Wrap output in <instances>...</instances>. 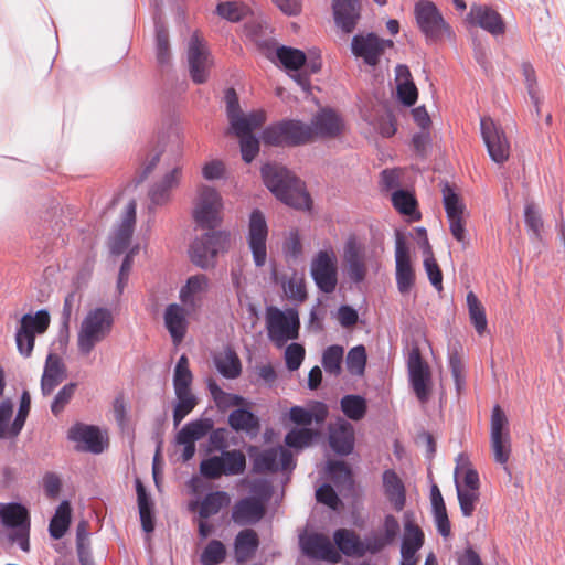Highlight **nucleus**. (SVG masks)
<instances>
[{
	"label": "nucleus",
	"mask_w": 565,
	"mask_h": 565,
	"mask_svg": "<svg viewBox=\"0 0 565 565\" xmlns=\"http://www.w3.org/2000/svg\"><path fill=\"white\" fill-rule=\"evenodd\" d=\"M490 446L493 459L499 465H505L511 455L510 434L504 431L503 435L490 436Z\"/></svg>",
	"instance_id": "obj_56"
},
{
	"label": "nucleus",
	"mask_w": 565,
	"mask_h": 565,
	"mask_svg": "<svg viewBox=\"0 0 565 565\" xmlns=\"http://www.w3.org/2000/svg\"><path fill=\"white\" fill-rule=\"evenodd\" d=\"M309 275L319 294L329 296L332 295L338 287L339 269L335 253L329 249H319L313 254L310 266Z\"/></svg>",
	"instance_id": "obj_8"
},
{
	"label": "nucleus",
	"mask_w": 565,
	"mask_h": 565,
	"mask_svg": "<svg viewBox=\"0 0 565 565\" xmlns=\"http://www.w3.org/2000/svg\"><path fill=\"white\" fill-rule=\"evenodd\" d=\"M71 522V507L67 501H63L56 509L55 514L50 521L49 532L55 539H62Z\"/></svg>",
	"instance_id": "obj_43"
},
{
	"label": "nucleus",
	"mask_w": 565,
	"mask_h": 565,
	"mask_svg": "<svg viewBox=\"0 0 565 565\" xmlns=\"http://www.w3.org/2000/svg\"><path fill=\"white\" fill-rule=\"evenodd\" d=\"M284 420L290 428H296L300 431H311L307 418V408L301 405L291 406L288 412L284 414Z\"/></svg>",
	"instance_id": "obj_59"
},
{
	"label": "nucleus",
	"mask_w": 565,
	"mask_h": 565,
	"mask_svg": "<svg viewBox=\"0 0 565 565\" xmlns=\"http://www.w3.org/2000/svg\"><path fill=\"white\" fill-rule=\"evenodd\" d=\"M213 362L218 373L226 379H235L241 374V361L235 351L230 348L216 353Z\"/></svg>",
	"instance_id": "obj_38"
},
{
	"label": "nucleus",
	"mask_w": 565,
	"mask_h": 565,
	"mask_svg": "<svg viewBox=\"0 0 565 565\" xmlns=\"http://www.w3.org/2000/svg\"><path fill=\"white\" fill-rule=\"evenodd\" d=\"M250 473L284 472L291 473L296 468V461L291 454L280 445L259 449L249 445Z\"/></svg>",
	"instance_id": "obj_7"
},
{
	"label": "nucleus",
	"mask_w": 565,
	"mask_h": 565,
	"mask_svg": "<svg viewBox=\"0 0 565 565\" xmlns=\"http://www.w3.org/2000/svg\"><path fill=\"white\" fill-rule=\"evenodd\" d=\"M67 437L70 440L83 444V446H78L82 450L93 454L104 451L103 437L97 426L76 423L70 428Z\"/></svg>",
	"instance_id": "obj_27"
},
{
	"label": "nucleus",
	"mask_w": 565,
	"mask_h": 565,
	"mask_svg": "<svg viewBox=\"0 0 565 565\" xmlns=\"http://www.w3.org/2000/svg\"><path fill=\"white\" fill-rule=\"evenodd\" d=\"M66 376V366L62 358L55 353H49L45 360L41 377V393L49 396L62 383Z\"/></svg>",
	"instance_id": "obj_28"
},
{
	"label": "nucleus",
	"mask_w": 565,
	"mask_h": 565,
	"mask_svg": "<svg viewBox=\"0 0 565 565\" xmlns=\"http://www.w3.org/2000/svg\"><path fill=\"white\" fill-rule=\"evenodd\" d=\"M114 316L110 309L97 307L83 318L77 332V350L82 356H88L96 345L111 332Z\"/></svg>",
	"instance_id": "obj_4"
},
{
	"label": "nucleus",
	"mask_w": 565,
	"mask_h": 565,
	"mask_svg": "<svg viewBox=\"0 0 565 565\" xmlns=\"http://www.w3.org/2000/svg\"><path fill=\"white\" fill-rule=\"evenodd\" d=\"M350 50L356 58H361L370 67H376L382 57L380 36L375 32L354 34Z\"/></svg>",
	"instance_id": "obj_21"
},
{
	"label": "nucleus",
	"mask_w": 565,
	"mask_h": 565,
	"mask_svg": "<svg viewBox=\"0 0 565 565\" xmlns=\"http://www.w3.org/2000/svg\"><path fill=\"white\" fill-rule=\"evenodd\" d=\"M395 281L402 296L411 294L416 281L415 268L412 263L395 264Z\"/></svg>",
	"instance_id": "obj_51"
},
{
	"label": "nucleus",
	"mask_w": 565,
	"mask_h": 565,
	"mask_svg": "<svg viewBox=\"0 0 565 565\" xmlns=\"http://www.w3.org/2000/svg\"><path fill=\"white\" fill-rule=\"evenodd\" d=\"M340 409L345 418L353 422H360L367 414L369 402L362 394H344L340 399Z\"/></svg>",
	"instance_id": "obj_34"
},
{
	"label": "nucleus",
	"mask_w": 565,
	"mask_h": 565,
	"mask_svg": "<svg viewBox=\"0 0 565 565\" xmlns=\"http://www.w3.org/2000/svg\"><path fill=\"white\" fill-rule=\"evenodd\" d=\"M0 520L4 527L11 530L8 541L29 552L31 524L26 508L18 502L0 503Z\"/></svg>",
	"instance_id": "obj_9"
},
{
	"label": "nucleus",
	"mask_w": 565,
	"mask_h": 565,
	"mask_svg": "<svg viewBox=\"0 0 565 565\" xmlns=\"http://www.w3.org/2000/svg\"><path fill=\"white\" fill-rule=\"evenodd\" d=\"M225 556L226 550L223 543L212 540L203 550L200 561L202 565H218L224 561Z\"/></svg>",
	"instance_id": "obj_61"
},
{
	"label": "nucleus",
	"mask_w": 565,
	"mask_h": 565,
	"mask_svg": "<svg viewBox=\"0 0 565 565\" xmlns=\"http://www.w3.org/2000/svg\"><path fill=\"white\" fill-rule=\"evenodd\" d=\"M471 24L481 28L493 36L505 33V22L502 15L489 6L472 4L468 13Z\"/></svg>",
	"instance_id": "obj_24"
},
{
	"label": "nucleus",
	"mask_w": 565,
	"mask_h": 565,
	"mask_svg": "<svg viewBox=\"0 0 565 565\" xmlns=\"http://www.w3.org/2000/svg\"><path fill=\"white\" fill-rule=\"evenodd\" d=\"M213 428L211 418H200L186 423L177 434L175 439L196 441L203 438Z\"/></svg>",
	"instance_id": "obj_42"
},
{
	"label": "nucleus",
	"mask_w": 565,
	"mask_h": 565,
	"mask_svg": "<svg viewBox=\"0 0 565 565\" xmlns=\"http://www.w3.org/2000/svg\"><path fill=\"white\" fill-rule=\"evenodd\" d=\"M308 127L310 143L319 139H335L347 129L345 121L337 108H318Z\"/></svg>",
	"instance_id": "obj_14"
},
{
	"label": "nucleus",
	"mask_w": 565,
	"mask_h": 565,
	"mask_svg": "<svg viewBox=\"0 0 565 565\" xmlns=\"http://www.w3.org/2000/svg\"><path fill=\"white\" fill-rule=\"evenodd\" d=\"M315 498L318 503L324 504L333 512H340L343 504L334 486L329 481H323L316 487Z\"/></svg>",
	"instance_id": "obj_45"
},
{
	"label": "nucleus",
	"mask_w": 565,
	"mask_h": 565,
	"mask_svg": "<svg viewBox=\"0 0 565 565\" xmlns=\"http://www.w3.org/2000/svg\"><path fill=\"white\" fill-rule=\"evenodd\" d=\"M136 492L142 530L151 533L154 530L153 503L139 479L136 480Z\"/></svg>",
	"instance_id": "obj_36"
},
{
	"label": "nucleus",
	"mask_w": 565,
	"mask_h": 565,
	"mask_svg": "<svg viewBox=\"0 0 565 565\" xmlns=\"http://www.w3.org/2000/svg\"><path fill=\"white\" fill-rule=\"evenodd\" d=\"M220 457L223 460L224 476H235L244 471L246 459L241 450H225Z\"/></svg>",
	"instance_id": "obj_58"
},
{
	"label": "nucleus",
	"mask_w": 565,
	"mask_h": 565,
	"mask_svg": "<svg viewBox=\"0 0 565 565\" xmlns=\"http://www.w3.org/2000/svg\"><path fill=\"white\" fill-rule=\"evenodd\" d=\"M459 349H461V344L459 342H456L451 348L448 349V365L454 380L456 392L458 394H460L466 386L463 366L459 356Z\"/></svg>",
	"instance_id": "obj_50"
},
{
	"label": "nucleus",
	"mask_w": 565,
	"mask_h": 565,
	"mask_svg": "<svg viewBox=\"0 0 565 565\" xmlns=\"http://www.w3.org/2000/svg\"><path fill=\"white\" fill-rule=\"evenodd\" d=\"M394 96L398 106H415L418 99V89L407 65L397 64L395 67Z\"/></svg>",
	"instance_id": "obj_26"
},
{
	"label": "nucleus",
	"mask_w": 565,
	"mask_h": 565,
	"mask_svg": "<svg viewBox=\"0 0 565 565\" xmlns=\"http://www.w3.org/2000/svg\"><path fill=\"white\" fill-rule=\"evenodd\" d=\"M175 397L173 424L178 426L195 408L198 398L191 391L175 393Z\"/></svg>",
	"instance_id": "obj_52"
},
{
	"label": "nucleus",
	"mask_w": 565,
	"mask_h": 565,
	"mask_svg": "<svg viewBox=\"0 0 565 565\" xmlns=\"http://www.w3.org/2000/svg\"><path fill=\"white\" fill-rule=\"evenodd\" d=\"M257 118L258 115L254 111V108H249V163L258 156L262 145L270 148L269 143L262 138V128L257 131L253 130L257 125Z\"/></svg>",
	"instance_id": "obj_60"
},
{
	"label": "nucleus",
	"mask_w": 565,
	"mask_h": 565,
	"mask_svg": "<svg viewBox=\"0 0 565 565\" xmlns=\"http://www.w3.org/2000/svg\"><path fill=\"white\" fill-rule=\"evenodd\" d=\"M166 151L172 152L179 159L182 154L179 128L172 124L169 125L167 130L159 132L156 146L143 162V170L138 179V183L142 182L152 172L160 161L161 154Z\"/></svg>",
	"instance_id": "obj_17"
},
{
	"label": "nucleus",
	"mask_w": 565,
	"mask_h": 565,
	"mask_svg": "<svg viewBox=\"0 0 565 565\" xmlns=\"http://www.w3.org/2000/svg\"><path fill=\"white\" fill-rule=\"evenodd\" d=\"M414 15L416 24L425 35L427 43L441 41L446 33L450 35V26L434 2L428 0L417 1L414 8Z\"/></svg>",
	"instance_id": "obj_10"
},
{
	"label": "nucleus",
	"mask_w": 565,
	"mask_h": 565,
	"mask_svg": "<svg viewBox=\"0 0 565 565\" xmlns=\"http://www.w3.org/2000/svg\"><path fill=\"white\" fill-rule=\"evenodd\" d=\"M260 177L277 201L295 211L315 213V201L305 181L287 166L266 161L260 167Z\"/></svg>",
	"instance_id": "obj_3"
},
{
	"label": "nucleus",
	"mask_w": 565,
	"mask_h": 565,
	"mask_svg": "<svg viewBox=\"0 0 565 565\" xmlns=\"http://www.w3.org/2000/svg\"><path fill=\"white\" fill-rule=\"evenodd\" d=\"M265 329L268 340L279 350L285 349V366L289 372L300 369L305 356V347L297 342L287 344L299 335L300 317L298 309H280L268 306L265 310Z\"/></svg>",
	"instance_id": "obj_2"
},
{
	"label": "nucleus",
	"mask_w": 565,
	"mask_h": 565,
	"mask_svg": "<svg viewBox=\"0 0 565 565\" xmlns=\"http://www.w3.org/2000/svg\"><path fill=\"white\" fill-rule=\"evenodd\" d=\"M425 542V535L422 529L412 530L406 525V531L403 532L401 537V550L411 551V553H418Z\"/></svg>",
	"instance_id": "obj_62"
},
{
	"label": "nucleus",
	"mask_w": 565,
	"mask_h": 565,
	"mask_svg": "<svg viewBox=\"0 0 565 565\" xmlns=\"http://www.w3.org/2000/svg\"><path fill=\"white\" fill-rule=\"evenodd\" d=\"M525 227L531 232V238L542 241L544 222L540 209L534 202H526L523 210Z\"/></svg>",
	"instance_id": "obj_46"
},
{
	"label": "nucleus",
	"mask_w": 565,
	"mask_h": 565,
	"mask_svg": "<svg viewBox=\"0 0 565 565\" xmlns=\"http://www.w3.org/2000/svg\"><path fill=\"white\" fill-rule=\"evenodd\" d=\"M367 364V352L364 344H356L349 349L345 356L348 372L354 376H363Z\"/></svg>",
	"instance_id": "obj_44"
},
{
	"label": "nucleus",
	"mask_w": 565,
	"mask_h": 565,
	"mask_svg": "<svg viewBox=\"0 0 565 565\" xmlns=\"http://www.w3.org/2000/svg\"><path fill=\"white\" fill-rule=\"evenodd\" d=\"M270 279L274 285L280 287L282 295L286 299L292 303L291 308H296L301 305L308 297L306 282L303 278L297 279V273L294 271L292 276H287L280 273L274 262H270Z\"/></svg>",
	"instance_id": "obj_22"
},
{
	"label": "nucleus",
	"mask_w": 565,
	"mask_h": 565,
	"mask_svg": "<svg viewBox=\"0 0 565 565\" xmlns=\"http://www.w3.org/2000/svg\"><path fill=\"white\" fill-rule=\"evenodd\" d=\"M227 135L238 138L242 160L247 163V115L243 108H227Z\"/></svg>",
	"instance_id": "obj_32"
},
{
	"label": "nucleus",
	"mask_w": 565,
	"mask_h": 565,
	"mask_svg": "<svg viewBox=\"0 0 565 565\" xmlns=\"http://www.w3.org/2000/svg\"><path fill=\"white\" fill-rule=\"evenodd\" d=\"M207 388H209L210 394L213 397L216 406L220 409H226L232 406H241L244 402L243 397L224 392L218 386V384L213 380H210L207 382Z\"/></svg>",
	"instance_id": "obj_55"
},
{
	"label": "nucleus",
	"mask_w": 565,
	"mask_h": 565,
	"mask_svg": "<svg viewBox=\"0 0 565 565\" xmlns=\"http://www.w3.org/2000/svg\"><path fill=\"white\" fill-rule=\"evenodd\" d=\"M209 279L205 275H195L188 279L180 290V299L184 305H192L194 296L206 291Z\"/></svg>",
	"instance_id": "obj_53"
},
{
	"label": "nucleus",
	"mask_w": 565,
	"mask_h": 565,
	"mask_svg": "<svg viewBox=\"0 0 565 565\" xmlns=\"http://www.w3.org/2000/svg\"><path fill=\"white\" fill-rule=\"evenodd\" d=\"M333 545L340 555L358 558L365 555L362 547V539L352 530L339 527L332 533Z\"/></svg>",
	"instance_id": "obj_30"
},
{
	"label": "nucleus",
	"mask_w": 565,
	"mask_h": 565,
	"mask_svg": "<svg viewBox=\"0 0 565 565\" xmlns=\"http://www.w3.org/2000/svg\"><path fill=\"white\" fill-rule=\"evenodd\" d=\"M274 493L275 486L270 477H249V526L264 519Z\"/></svg>",
	"instance_id": "obj_16"
},
{
	"label": "nucleus",
	"mask_w": 565,
	"mask_h": 565,
	"mask_svg": "<svg viewBox=\"0 0 565 565\" xmlns=\"http://www.w3.org/2000/svg\"><path fill=\"white\" fill-rule=\"evenodd\" d=\"M228 502L230 498L227 493L224 491H215L207 493L200 504L199 515L202 519H207L212 515H215L221 511V509L224 505H227Z\"/></svg>",
	"instance_id": "obj_48"
},
{
	"label": "nucleus",
	"mask_w": 565,
	"mask_h": 565,
	"mask_svg": "<svg viewBox=\"0 0 565 565\" xmlns=\"http://www.w3.org/2000/svg\"><path fill=\"white\" fill-rule=\"evenodd\" d=\"M228 245V233L223 231L206 232L191 243L189 248L190 259L202 269L214 268L218 255L225 253Z\"/></svg>",
	"instance_id": "obj_6"
},
{
	"label": "nucleus",
	"mask_w": 565,
	"mask_h": 565,
	"mask_svg": "<svg viewBox=\"0 0 565 565\" xmlns=\"http://www.w3.org/2000/svg\"><path fill=\"white\" fill-rule=\"evenodd\" d=\"M334 23L343 33H352L361 18L360 0H332Z\"/></svg>",
	"instance_id": "obj_25"
},
{
	"label": "nucleus",
	"mask_w": 565,
	"mask_h": 565,
	"mask_svg": "<svg viewBox=\"0 0 565 565\" xmlns=\"http://www.w3.org/2000/svg\"><path fill=\"white\" fill-rule=\"evenodd\" d=\"M456 482L457 499L462 516L470 518L480 500V492L465 490L462 484Z\"/></svg>",
	"instance_id": "obj_57"
},
{
	"label": "nucleus",
	"mask_w": 565,
	"mask_h": 565,
	"mask_svg": "<svg viewBox=\"0 0 565 565\" xmlns=\"http://www.w3.org/2000/svg\"><path fill=\"white\" fill-rule=\"evenodd\" d=\"M50 326V313L45 309L36 311L35 315L25 313L20 320L18 330L25 332L43 333Z\"/></svg>",
	"instance_id": "obj_49"
},
{
	"label": "nucleus",
	"mask_w": 565,
	"mask_h": 565,
	"mask_svg": "<svg viewBox=\"0 0 565 565\" xmlns=\"http://www.w3.org/2000/svg\"><path fill=\"white\" fill-rule=\"evenodd\" d=\"M408 383L417 399L422 403L429 401L433 382L428 363L422 358L418 345H413L407 360Z\"/></svg>",
	"instance_id": "obj_12"
},
{
	"label": "nucleus",
	"mask_w": 565,
	"mask_h": 565,
	"mask_svg": "<svg viewBox=\"0 0 565 565\" xmlns=\"http://www.w3.org/2000/svg\"><path fill=\"white\" fill-rule=\"evenodd\" d=\"M299 547L303 555L311 559L335 563L339 561V554L327 535L317 532H302L299 534Z\"/></svg>",
	"instance_id": "obj_19"
},
{
	"label": "nucleus",
	"mask_w": 565,
	"mask_h": 565,
	"mask_svg": "<svg viewBox=\"0 0 565 565\" xmlns=\"http://www.w3.org/2000/svg\"><path fill=\"white\" fill-rule=\"evenodd\" d=\"M347 472L342 461L332 459L327 460L322 471L324 477H332L334 483L343 484L351 490L354 487V480Z\"/></svg>",
	"instance_id": "obj_54"
},
{
	"label": "nucleus",
	"mask_w": 565,
	"mask_h": 565,
	"mask_svg": "<svg viewBox=\"0 0 565 565\" xmlns=\"http://www.w3.org/2000/svg\"><path fill=\"white\" fill-rule=\"evenodd\" d=\"M391 203L393 207L402 215L407 216L408 221L417 222L422 218V213L417 209V200L412 190L397 189L391 193Z\"/></svg>",
	"instance_id": "obj_33"
},
{
	"label": "nucleus",
	"mask_w": 565,
	"mask_h": 565,
	"mask_svg": "<svg viewBox=\"0 0 565 565\" xmlns=\"http://www.w3.org/2000/svg\"><path fill=\"white\" fill-rule=\"evenodd\" d=\"M308 122L285 117L262 127V138L273 148L294 149L310 143Z\"/></svg>",
	"instance_id": "obj_5"
},
{
	"label": "nucleus",
	"mask_w": 565,
	"mask_h": 565,
	"mask_svg": "<svg viewBox=\"0 0 565 565\" xmlns=\"http://www.w3.org/2000/svg\"><path fill=\"white\" fill-rule=\"evenodd\" d=\"M470 323L480 335L484 333L488 327V319L484 306L473 291H469L466 296Z\"/></svg>",
	"instance_id": "obj_40"
},
{
	"label": "nucleus",
	"mask_w": 565,
	"mask_h": 565,
	"mask_svg": "<svg viewBox=\"0 0 565 565\" xmlns=\"http://www.w3.org/2000/svg\"><path fill=\"white\" fill-rule=\"evenodd\" d=\"M302 241L297 228L291 230L282 243V253L286 258L298 259L302 255Z\"/></svg>",
	"instance_id": "obj_63"
},
{
	"label": "nucleus",
	"mask_w": 565,
	"mask_h": 565,
	"mask_svg": "<svg viewBox=\"0 0 565 565\" xmlns=\"http://www.w3.org/2000/svg\"><path fill=\"white\" fill-rule=\"evenodd\" d=\"M163 318L164 326L169 331L173 343H181L186 333L188 328L184 308L178 303H171L166 308Z\"/></svg>",
	"instance_id": "obj_31"
},
{
	"label": "nucleus",
	"mask_w": 565,
	"mask_h": 565,
	"mask_svg": "<svg viewBox=\"0 0 565 565\" xmlns=\"http://www.w3.org/2000/svg\"><path fill=\"white\" fill-rule=\"evenodd\" d=\"M384 111L376 115L373 121L375 131L383 138H392L398 130V120L395 110L403 108H382Z\"/></svg>",
	"instance_id": "obj_41"
},
{
	"label": "nucleus",
	"mask_w": 565,
	"mask_h": 565,
	"mask_svg": "<svg viewBox=\"0 0 565 565\" xmlns=\"http://www.w3.org/2000/svg\"><path fill=\"white\" fill-rule=\"evenodd\" d=\"M355 437L353 425L344 418L329 426L328 446L339 458L350 456L354 450Z\"/></svg>",
	"instance_id": "obj_20"
},
{
	"label": "nucleus",
	"mask_w": 565,
	"mask_h": 565,
	"mask_svg": "<svg viewBox=\"0 0 565 565\" xmlns=\"http://www.w3.org/2000/svg\"><path fill=\"white\" fill-rule=\"evenodd\" d=\"M136 201L130 200L126 205L118 227L110 237L109 248L111 254L120 255L129 247L136 224Z\"/></svg>",
	"instance_id": "obj_23"
},
{
	"label": "nucleus",
	"mask_w": 565,
	"mask_h": 565,
	"mask_svg": "<svg viewBox=\"0 0 565 565\" xmlns=\"http://www.w3.org/2000/svg\"><path fill=\"white\" fill-rule=\"evenodd\" d=\"M268 224L264 212L254 207L249 211V241L253 242H267L268 238Z\"/></svg>",
	"instance_id": "obj_47"
},
{
	"label": "nucleus",
	"mask_w": 565,
	"mask_h": 565,
	"mask_svg": "<svg viewBox=\"0 0 565 565\" xmlns=\"http://www.w3.org/2000/svg\"><path fill=\"white\" fill-rule=\"evenodd\" d=\"M504 431H509L508 416L499 404H494L490 416V436L503 435Z\"/></svg>",
	"instance_id": "obj_64"
},
{
	"label": "nucleus",
	"mask_w": 565,
	"mask_h": 565,
	"mask_svg": "<svg viewBox=\"0 0 565 565\" xmlns=\"http://www.w3.org/2000/svg\"><path fill=\"white\" fill-rule=\"evenodd\" d=\"M480 134L490 159L503 164L509 159V142L503 130L487 116H480Z\"/></svg>",
	"instance_id": "obj_18"
},
{
	"label": "nucleus",
	"mask_w": 565,
	"mask_h": 565,
	"mask_svg": "<svg viewBox=\"0 0 565 565\" xmlns=\"http://www.w3.org/2000/svg\"><path fill=\"white\" fill-rule=\"evenodd\" d=\"M154 46L158 64L168 65L171 61L169 31L160 18H154Z\"/></svg>",
	"instance_id": "obj_37"
},
{
	"label": "nucleus",
	"mask_w": 565,
	"mask_h": 565,
	"mask_svg": "<svg viewBox=\"0 0 565 565\" xmlns=\"http://www.w3.org/2000/svg\"><path fill=\"white\" fill-rule=\"evenodd\" d=\"M344 356V348L341 344L333 343L327 345L321 355V366L324 372L332 376H340L343 369L342 362Z\"/></svg>",
	"instance_id": "obj_39"
},
{
	"label": "nucleus",
	"mask_w": 565,
	"mask_h": 565,
	"mask_svg": "<svg viewBox=\"0 0 565 565\" xmlns=\"http://www.w3.org/2000/svg\"><path fill=\"white\" fill-rule=\"evenodd\" d=\"M383 492L392 503L396 512L403 511L406 505V488L397 472L392 469H385L382 473Z\"/></svg>",
	"instance_id": "obj_29"
},
{
	"label": "nucleus",
	"mask_w": 565,
	"mask_h": 565,
	"mask_svg": "<svg viewBox=\"0 0 565 565\" xmlns=\"http://www.w3.org/2000/svg\"><path fill=\"white\" fill-rule=\"evenodd\" d=\"M342 273L349 282L355 286L366 279L365 246L354 233H351L343 244Z\"/></svg>",
	"instance_id": "obj_13"
},
{
	"label": "nucleus",
	"mask_w": 565,
	"mask_h": 565,
	"mask_svg": "<svg viewBox=\"0 0 565 565\" xmlns=\"http://www.w3.org/2000/svg\"><path fill=\"white\" fill-rule=\"evenodd\" d=\"M186 60L191 81L198 85L206 83L213 61L204 40L198 32H194L189 40Z\"/></svg>",
	"instance_id": "obj_15"
},
{
	"label": "nucleus",
	"mask_w": 565,
	"mask_h": 565,
	"mask_svg": "<svg viewBox=\"0 0 565 565\" xmlns=\"http://www.w3.org/2000/svg\"><path fill=\"white\" fill-rule=\"evenodd\" d=\"M440 185L443 205L447 218L451 220L452 217L462 216L466 211V204L456 186L450 184L448 181H443Z\"/></svg>",
	"instance_id": "obj_35"
},
{
	"label": "nucleus",
	"mask_w": 565,
	"mask_h": 565,
	"mask_svg": "<svg viewBox=\"0 0 565 565\" xmlns=\"http://www.w3.org/2000/svg\"><path fill=\"white\" fill-rule=\"evenodd\" d=\"M222 198L218 192L209 185L202 184L198 189V198L192 211L196 225L204 230H213L221 223Z\"/></svg>",
	"instance_id": "obj_11"
},
{
	"label": "nucleus",
	"mask_w": 565,
	"mask_h": 565,
	"mask_svg": "<svg viewBox=\"0 0 565 565\" xmlns=\"http://www.w3.org/2000/svg\"><path fill=\"white\" fill-rule=\"evenodd\" d=\"M257 51L280 67L301 88L306 96L312 95L313 86L310 76L321 71L322 61L319 51L312 50L309 56L305 51L288 46L278 45L274 39L256 40Z\"/></svg>",
	"instance_id": "obj_1"
}]
</instances>
